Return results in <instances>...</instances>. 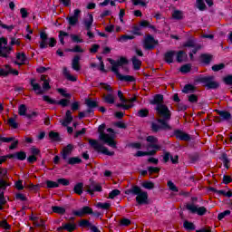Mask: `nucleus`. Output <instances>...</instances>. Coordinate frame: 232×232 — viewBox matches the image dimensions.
Instances as JSON below:
<instances>
[{
  "label": "nucleus",
  "instance_id": "37998d69",
  "mask_svg": "<svg viewBox=\"0 0 232 232\" xmlns=\"http://www.w3.org/2000/svg\"><path fill=\"white\" fill-rule=\"evenodd\" d=\"M135 39L134 35H129V34H122L118 41L120 43H127L128 41H133Z\"/></svg>",
  "mask_w": 232,
  "mask_h": 232
},
{
  "label": "nucleus",
  "instance_id": "6ab92c4d",
  "mask_svg": "<svg viewBox=\"0 0 232 232\" xmlns=\"http://www.w3.org/2000/svg\"><path fill=\"white\" fill-rule=\"evenodd\" d=\"M175 55H177V51L169 50L164 53L163 59L167 63V64H173Z\"/></svg>",
  "mask_w": 232,
  "mask_h": 232
},
{
  "label": "nucleus",
  "instance_id": "79ce46f5",
  "mask_svg": "<svg viewBox=\"0 0 232 232\" xmlns=\"http://www.w3.org/2000/svg\"><path fill=\"white\" fill-rule=\"evenodd\" d=\"M104 102L106 104H115V97H113V94L109 93L106 96L103 97Z\"/></svg>",
  "mask_w": 232,
  "mask_h": 232
},
{
  "label": "nucleus",
  "instance_id": "20e7f679",
  "mask_svg": "<svg viewBox=\"0 0 232 232\" xmlns=\"http://www.w3.org/2000/svg\"><path fill=\"white\" fill-rule=\"evenodd\" d=\"M126 195H136L137 204H148V192L142 191L140 187L135 185L125 191Z\"/></svg>",
  "mask_w": 232,
  "mask_h": 232
},
{
  "label": "nucleus",
  "instance_id": "5fc2aeb1",
  "mask_svg": "<svg viewBox=\"0 0 232 232\" xmlns=\"http://www.w3.org/2000/svg\"><path fill=\"white\" fill-rule=\"evenodd\" d=\"M9 126H11V128H13V130H17V128H19V124L17 122H15V118H10L7 121Z\"/></svg>",
  "mask_w": 232,
  "mask_h": 232
},
{
  "label": "nucleus",
  "instance_id": "f704fd0d",
  "mask_svg": "<svg viewBox=\"0 0 232 232\" xmlns=\"http://www.w3.org/2000/svg\"><path fill=\"white\" fill-rule=\"evenodd\" d=\"M51 209L53 210V213L58 214L60 216H63L64 213H66V208H64V207L53 206Z\"/></svg>",
  "mask_w": 232,
  "mask_h": 232
},
{
  "label": "nucleus",
  "instance_id": "7c9ffc66",
  "mask_svg": "<svg viewBox=\"0 0 232 232\" xmlns=\"http://www.w3.org/2000/svg\"><path fill=\"white\" fill-rule=\"evenodd\" d=\"M63 74L65 77V79H67V81H71V82H76L77 77L70 74V72H68V68L67 67H63Z\"/></svg>",
  "mask_w": 232,
  "mask_h": 232
},
{
  "label": "nucleus",
  "instance_id": "473e14b6",
  "mask_svg": "<svg viewBox=\"0 0 232 232\" xmlns=\"http://www.w3.org/2000/svg\"><path fill=\"white\" fill-rule=\"evenodd\" d=\"M200 61L203 64H210L211 61H213V55L208 53L200 54Z\"/></svg>",
  "mask_w": 232,
  "mask_h": 232
},
{
  "label": "nucleus",
  "instance_id": "f257e3e1",
  "mask_svg": "<svg viewBox=\"0 0 232 232\" xmlns=\"http://www.w3.org/2000/svg\"><path fill=\"white\" fill-rule=\"evenodd\" d=\"M155 110L160 118L156 119V121L150 122V130L152 133L171 131V125L168 122L171 121V111H169V108L163 104L156 106Z\"/></svg>",
  "mask_w": 232,
  "mask_h": 232
},
{
  "label": "nucleus",
  "instance_id": "603ef678",
  "mask_svg": "<svg viewBox=\"0 0 232 232\" xmlns=\"http://www.w3.org/2000/svg\"><path fill=\"white\" fill-rule=\"evenodd\" d=\"M188 102H190L191 104H197V102H198V96H197V94H189L188 96Z\"/></svg>",
  "mask_w": 232,
  "mask_h": 232
},
{
  "label": "nucleus",
  "instance_id": "393cba45",
  "mask_svg": "<svg viewBox=\"0 0 232 232\" xmlns=\"http://www.w3.org/2000/svg\"><path fill=\"white\" fill-rule=\"evenodd\" d=\"M12 52V47L10 46H3L0 43V57H4L5 59H8V55Z\"/></svg>",
  "mask_w": 232,
  "mask_h": 232
},
{
  "label": "nucleus",
  "instance_id": "c9c22d12",
  "mask_svg": "<svg viewBox=\"0 0 232 232\" xmlns=\"http://www.w3.org/2000/svg\"><path fill=\"white\" fill-rule=\"evenodd\" d=\"M133 70L139 71L140 70V66H142V62L137 58V56H133L131 58Z\"/></svg>",
  "mask_w": 232,
  "mask_h": 232
},
{
  "label": "nucleus",
  "instance_id": "4468645a",
  "mask_svg": "<svg viewBox=\"0 0 232 232\" xmlns=\"http://www.w3.org/2000/svg\"><path fill=\"white\" fill-rule=\"evenodd\" d=\"M208 191H212V193H214V195H217L218 197H227V198H231L232 197L231 190H228V191H226V189L218 190L213 187H210L208 188Z\"/></svg>",
  "mask_w": 232,
  "mask_h": 232
},
{
  "label": "nucleus",
  "instance_id": "f03ea898",
  "mask_svg": "<svg viewBox=\"0 0 232 232\" xmlns=\"http://www.w3.org/2000/svg\"><path fill=\"white\" fill-rule=\"evenodd\" d=\"M107 61H108V63H110V64H111V66H112L111 72H113V73H115L116 77L119 79V81H121L124 82H135V81H136L135 77H133L131 75H122L119 72L120 66H124L130 63V61H128V58H126L124 56H121L117 61H115L111 58H108Z\"/></svg>",
  "mask_w": 232,
  "mask_h": 232
},
{
  "label": "nucleus",
  "instance_id": "a19ab883",
  "mask_svg": "<svg viewBox=\"0 0 232 232\" xmlns=\"http://www.w3.org/2000/svg\"><path fill=\"white\" fill-rule=\"evenodd\" d=\"M14 159H17V160H26V152L24 151H18L12 154Z\"/></svg>",
  "mask_w": 232,
  "mask_h": 232
},
{
  "label": "nucleus",
  "instance_id": "c85d7f7f",
  "mask_svg": "<svg viewBox=\"0 0 232 232\" xmlns=\"http://www.w3.org/2000/svg\"><path fill=\"white\" fill-rule=\"evenodd\" d=\"M73 193L76 195H82L84 191V183L82 182H78L74 185V188L72 189Z\"/></svg>",
  "mask_w": 232,
  "mask_h": 232
},
{
  "label": "nucleus",
  "instance_id": "bf43d9fd",
  "mask_svg": "<svg viewBox=\"0 0 232 232\" xmlns=\"http://www.w3.org/2000/svg\"><path fill=\"white\" fill-rule=\"evenodd\" d=\"M142 188H145V189H153V188H155V183L151 181H145L142 183Z\"/></svg>",
  "mask_w": 232,
  "mask_h": 232
},
{
  "label": "nucleus",
  "instance_id": "4d7b16f0",
  "mask_svg": "<svg viewBox=\"0 0 232 232\" xmlns=\"http://www.w3.org/2000/svg\"><path fill=\"white\" fill-rule=\"evenodd\" d=\"M224 68H226V64L225 63L214 64L211 67L212 72H220V70H224Z\"/></svg>",
  "mask_w": 232,
  "mask_h": 232
},
{
  "label": "nucleus",
  "instance_id": "1a4fd4ad",
  "mask_svg": "<svg viewBox=\"0 0 232 232\" xmlns=\"http://www.w3.org/2000/svg\"><path fill=\"white\" fill-rule=\"evenodd\" d=\"M40 39H41V42H40L41 50H45V48H48V46H50V48H53L55 44H57V40H55L53 37L49 38V42H48V34L44 31H42L40 33Z\"/></svg>",
  "mask_w": 232,
  "mask_h": 232
},
{
  "label": "nucleus",
  "instance_id": "a211bd4d",
  "mask_svg": "<svg viewBox=\"0 0 232 232\" xmlns=\"http://www.w3.org/2000/svg\"><path fill=\"white\" fill-rule=\"evenodd\" d=\"M73 151V146L72 144H68L65 146L62 151L60 152V155L62 156L63 160H68V157L72 155Z\"/></svg>",
  "mask_w": 232,
  "mask_h": 232
},
{
  "label": "nucleus",
  "instance_id": "e433bc0d",
  "mask_svg": "<svg viewBox=\"0 0 232 232\" xmlns=\"http://www.w3.org/2000/svg\"><path fill=\"white\" fill-rule=\"evenodd\" d=\"M49 139H51L53 142H61V134H59V132L52 130L49 132Z\"/></svg>",
  "mask_w": 232,
  "mask_h": 232
},
{
  "label": "nucleus",
  "instance_id": "9b49d317",
  "mask_svg": "<svg viewBox=\"0 0 232 232\" xmlns=\"http://www.w3.org/2000/svg\"><path fill=\"white\" fill-rule=\"evenodd\" d=\"M157 44H159V41L155 40L153 35L147 34L143 42V48L145 50H155Z\"/></svg>",
  "mask_w": 232,
  "mask_h": 232
},
{
  "label": "nucleus",
  "instance_id": "680f3d73",
  "mask_svg": "<svg viewBox=\"0 0 232 232\" xmlns=\"http://www.w3.org/2000/svg\"><path fill=\"white\" fill-rule=\"evenodd\" d=\"M69 34L64 31H59V39L61 44H64V37H68Z\"/></svg>",
  "mask_w": 232,
  "mask_h": 232
},
{
  "label": "nucleus",
  "instance_id": "7ed1b4c3",
  "mask_svg": "<svg viewBox=\"0 0 232 232\" xmlns=\"http://www.w3.org/2000/svg\"><path fill=\"white\" fill-rule=\"evenodd\" d=\"M58 93L62 95V97H65V99H62L60 101L50 98L48 95L43 96V101L47 102V104H58V106H62L63 108H66L70 104V99H72V94L66 92V91L63 88L57 89Z\"/></svg>",
  "mask_w": 232,
  "mask_h": 232
},
{
  "label": "nucleus",
  "instance_id": "0e129e2a",
  "mask_svg": "<svg viewBox=\"0 0 232 232\" xmlns=\"http://www.w3.org/2000/svg\"><path fill=\"white\" fill-rule=\"evenodd\" d=\"M70 37H71L72 43H77V44L84 43V40H82V38L79 37V35H77V34H71Z\"/></svg>",
  "mask_w": 232,
  "mask_h": 232
},
{
  "label": "nucleus",
  "instance_id": "b1692460",
  "mask_svg": "<svg viewBox=\"0 0 232 232\" xmlns=\"http://www.w3.org/2000/svg\"><path fill=\"white\" fill-rule=\"evenodd\" d=\"M176 61L177 63H186L188 61V53L185 51L176 52Z\"/></svg>",
  "mask_w": 232,
  "mask_h": 232
},
{
  "label": "nucleus",
  "instance_id": "3c124183",
  "mask_svg": "<svg viewBox=\"0 0 232 232\" xmlns=\"http://www.w3.org/2000/svg\"><path fill=\"white\" fill-rule=\"evenodd\" d=\"M179 72H181V73H189V72H191V64L187 63L182 65L179 69Z\"/></svg>",
  "mask_w": 232,
  "mask_h": 232
},
{
  "label": "nucleus",
  "instance_id": "4c0bfd02",
  "mask_svg": "<svg viewBox=\"0 0 232 232\" xmlns=\"http://www.w3.org/2000/svg\"><path fill=\"white\" fill-rule=\"evenodd\" d=\"M85 104L88 108H99V102L93 101L92 98L86 99L85 100Z\"/></svg>",
  "mask_w": 232,
  "mask_h": 232
},
{
  "label": "nucleus",
  "instance_id": "72a5a7b5",
  "mask_svg": "<svg viewBox=\"0 0 232 232\" xmlns=\"http://www.w3.org/2000/svg\"><path fill=\"white\" fill-rule=\"evenodd\" d=\"M188 160L190 164H197L200 160V153L194 152L188 155Z\"/></svg>",
  "mask_w": 232,
  "mask_h": 232
},
{
  "label": "nucleus",
  "instance_id": "2f4dec72",
  "mask_svg": "<svg viewBox=\"0 0 232 232\" xmlns=\"http://www.w3.org/2000/svg\"><path fill=\"white\" fill-rule=\"evenodd\" d=\"M89 19L84 20V26L87 32H92V25L93 24V14H89Z\"/></svg>",
  "mask_w": 232,
  "mask_h": 232
},
{
  "label": "nucleus",
  "instance_id": "f3484780",
  "mask_svg": "<svg viewBox=\"0 0 232 232\" xmlns=\"http://www.w3.org/2000/svg\"><path fill=\"white\" fill-rule=\"evenodd\" d=\"M174 136L179 140H185L186 142H189V140H191V136L180 130H175Z\"/></svg>",
  "mask_w": 232,
  "mask_h": 232
},
{
  "label": "nucleus",
  "instance_id": "c756f323",
  "mask_svg": "<svg viewBox=\"0 0 232 232\" xmlns=\"http://www.w3.org/2000/svg\"><path fill=\"white\" fill-rule=\"evenodd\" d=\"M195 92H197V87L191 83L186 84L183 89H182V92L183 93H195Z\"/></svg>",
  "mask_w": 232,
  "mask_h": 232
},
{
  "label": "nucleus",
  "instance_id": "c03bdc74",
  "mask_svg": "<svg viewBox=\"0 0 232 232\" xmlns=\"http://www.w3.org/2000/svg\"><path fill=\"white\" fill-rule=\"evenodd\" d=\"M220 160H222L223 164H224V167L227 169H229V159L227 158V153H223L220 157Z\"/></svg>",
  "mask_w": 232,
  "mask_h": 232
},
{
  "label": "nucleus",
  "instance_id": "a18cd8bd",
  "mask_svg": "<svg viewBox=\"0 0 232 232\" xmlns=\"http://www.w3.org/2000/svg\"><path fill=\"white\" fill-rule=\"evenodd\" d=\"M172 17L173 19H176V21H181V19H184V15L180 10H175L172 14Z\"/></svg>",
  "mask_w": 232,
  "mask_h": 232
},
{
  "label": "nucleus",
  "instance_id": "e2e57ef3",
  "mask_svg": "<svg viewBox=\"0 0 232 232\" xmlns=\"http://www.w3.org/2000/svg\"><path fill=\"white\" fill-rule=\"evenodd\" d=\"M149 174L153 175V173H160V168L159 167H148Z\"/></svg>",
  "mask_w": 232,
  "mask_h": 232
},
{
  "label": "nucleus",
  "instance_id": "052dcab7",
  "mask_svg": "<svg viewBox=\"0 0 232 232\" xmlns=\"http://www.w3.org/2000/svg\"><path fill=\"white\" fill-rule=\"evenodd\" d=\"M131 34H133V35L142 36V33L140 32V26L134 25L132 27Z\"/></svg>",
  "mask_w": 232,
  "mask_h": 232
},
{
  "label": "nucleus",
  "instance_id": "aec40b11",
  "mask_svg": "<svg viewBox=\"0 0 232 232\" xmlns=\"http://www.w3.org/2000/svg\"><path fill=\"white\" fill-rule=\"evenodd\" d=\"M74 230H76V224L75 223L63 224L62 227H58L56 228V231H58V232H63V231L74 232Z\"/></svg>",
  "mask_w": 232,
  "mask_h": 232
},
{
  "label": "nucleus",
  "instance_id": "de8ad7c7",
  "mask_svg": "<svg viewBox=\"0 0 232 232\" xmlns=\"http://www.w3.org/2000/svg\"><path fill=\"white\" fill-rule=\"evenodd\" d=\"M196 6L200 12H204V10H206L207 8L204 0H197Z\"/></svg>",
  "mask_w": 232,
  "mask_h": 232
},
{
  "label": "nucleus",
  "instance_id": "f8f14e48",
  "mask_svg": "<svg viewBox=\"0 0 232 232\" xmlns=\"http://www.w3.org/2000/svg\"><path fill=\"white\" fill-rule=\"evenodd\" d=\"M214 111L218 113V115H219L218 122H229V121H231L232 119L231 112L227 111H220L218 109H216L214 110Z\"/></svg>",
  "mask_w": 232,
  "mask_h": 232
},
{
  "label": "nucleus",
  "instance_id": "2eb2a0df",
  "mask_svg": "<svg viewBox=\"0 0 232 232\" xmlns=\"http://www.w3.org/2000/svg\"><path fill=\"white\" fill-rule=\"evenodd\" d=\"M101 142L103 144H108L110 148L113 150H117V141H115V134H109V136L105 137L104 140H102Z\"/></svg>",
  "mask_w": 232,
  "mask_h": 232
},
{
  "label": "nucleus",
  "instance_id": "8fccbe9b",
  "mask_svg": "<svg viewBox=\"0 0 232 232\" xmlns=\"http://www.w3.org/2000/svg\"><path fill=\"white\" fill-rule=\"evenodd\" d=\"M26 105L25 104H21L18 107V114L20 115V117H24L26 115Z\"/></svg>",
  "mask_w": 232,
  "mask_h": 232
},
{
  "label": "nucleus",
  "instance_id": "9d476101",
  "mask_svg": "<svg viewBox=\"0 0 232 232\" xmlns=\"http://www.w3.org/2000/svg\"><path fill=\"white\" fill-rule=\"evenodd\" d=\"M186 210L199 217H204L208 213V208L205 207H197L196 205H186Z\"/></svg>",
  "mask_w": 232,
  "mask_h": 232
},
{
  "label": "nucleus",
  "instance_id": "774afa93",
  "mask_svg": "<svg viewBox=\"0 0 232 232\" xmlns=\"http://www.w3.org/2000/svg\"><path fill=\"white\" fill-rule=\"evenodd\" d=\"M130 225V219L128 218H121L120 221V226L121 227H129Z\"/></svg>",
  "mask_w": 232,
  "mask_h": 232
},
{
  "label": "nucleus",
  "instance_id": "a878e982",
  "mask_svg": "<svg viewBox=\"0 0 232 232\" xmlns=\"http://www.w3.org/2000/svg\"><path fill=\"white\" fill-rule=\"evenodd\" d=\"M106 130V123H102L98 127L99 140H104L106 137H110V134L104 132Z\"/></svg>",
  "mask_w": 232,
  "mask_h": 232
},
{
  "label": "nucleus",
  "instance_id": "ea45409f",
  "mask_svg": "<svg viewBox=\"0 0 232 232\" xmlns=\"http://www.w3.org/2000/svg\"><path fill=\"white\" fill-rule=\"evenodd\" d=\"M182 227H184V229H186V231H194V230H196V225H194V223L189 222L188 220L184 221Z\"/></svg>",
  "mask_w": 232,
  "mask_h": 232
},
{
  "label": "nucleus",
  "instance_id": "338daca9",
  "mask_svg": "<svg viewBox=\"0 0 232 232\" xmlns=\"http://www.w3.org/2000/svg\"><path fill=\"white\" fill-rule=\"evenodd\" d=\"M121 195V190L113 189L109 193V198H115V197H119Z\"/></svg>",
  "mask_w": 232,
  "mask_h": 232
},
{
  "label": "nucleus",
  "instance_id": "09e8293b",
  "mask_svg": "<svg viewBox=\"0 0 232 232\" xmlns=\"http://www.w3.org/2000/svg\"><path fill=\"white\" fill-rule=\"evenodd\" d=\"M231 215V210H225L219 214H218V220L221 221L223 220L225 218H227Z\"/></svg>",
  "mask_w": 232,
  "mask_h": 232
},
{
  "label": "nucleus",
  "instance_id": "4be33fe9",
  "mask_svg": "<svg viewBox=\"0 0 232 232\" xmlns=\"http://www.w3.org/2000/svg\"><path fill=\"white\" fill-rule=\"evenodd\" d=\"M72 68L74 70V72H80L81 71V56L79 54H76L72 61Z\"/></svg>",
  "mask_w": 232,
  "mask_h": 232
},
{
  "label": "nucleus",
  "instance_id": "58836bf2",
  "mask_svg": "<svg viewBox=\"0 0 232 232\" xmlns=\"http://www.w3.org/2000/svg\"><path fill=\"white\" fill-rule=\"evenodd\" d=\"M78 227H82V228H92V227H95V226L92 225V223H90V221L88 219H82L79 223H78Z\"/></svg>",
  "mask_w": 232,
  "mask_h": 232
},
{
  "label": "nucleus",
  "instance_id": "412c9836",
  "mask_svg": "<svg viewBox=\"0 0 232 232\" xmlns=\"http://www.w3.org/2000/svg\"><path fill=\"white\" fill-rule=\"evenodd\" d=\"M162 102H164V95L162 94H155L153 99L150 102V104L156 106H162Z\"/></svg>",
  "mask_w": 232,
  "mask_h": 232
},
{
  "label": "nucleus",
  "instance_id": "6e6552de",
  "mask_svg": "<svg viewBox=\"0 0 232 232\" xmlns=\"http://www.w3.org/2000/svg\"><path fill=\"white\" fill-rule=\"evenodd\" d=\"M89 144L91 148H93V150H95V151H97L98 153H102V155H108V157H113V155H115L114 151H110L108 148L99 143L97 140H89Z\"/></svg>",
  "mask_w": 232,
  "mask_h": 232
},
{
  "label": "nucleus",
  "instance_id": "69168bd1",
  "mask_svg": "<svg viewBox=\"0 0 232 232\" xmlns=\"http://www.w3.org/2000/svg\"><path fill=\"white\" fill-rule=\"evenodd\" d=\"M16 59L22 63H26V54L24 53H17Z\"/></svg>",
  "mask_w": 232,
  "mask_h": 232
},
{
  "label": "nucleus",
  "instance_id": "6e6d98bb",
  "mask_svg": "<svg viewBox=\"0 0 232 232\" xmlns=\"http://www.w3.org/2000/svg\"><path fill=\"white\" fill-rule=\"evenodd\" d=\"M58 188L59 186H70V180L68 179L61 178L57 179Z\"/></svg>",
  "mask_w": 232,
  "mask_h": 232
},
{
  "label": "nucleus",
  "instance_id": "423d86ee",
  "mask_svg": "<svg viewBox=\"0 0 232 232\" xmlns=\"http://www.w3.org/2000/svg\"><path fill=\"white\" fill-rule=\"evenodd\" d=\"M72 216H74L76 218H82V217H86V216L100 218V217H102V213H100L98 211H93L92 208L88 206H83V207L78 208V210H72Z\"/></svg>",
  "mask_w": 232,
  "mask_h": 232
},
{
  "label": "nucleus",
  "instance_id": "ddd939ff",
  "mask_svg": "<svg viewBox=\"0 0 232 232\" xmlns=\"http://www.w3.org/2000/svg\"><path fill=\"white\" fill-rule=\"evenodd\" d=\"M95 191L101 193V191H102V186H101V184H95V181H92V183L87 186V193H89L91 197H93Z\"/></svg>",
  "mask_w": 232,
  "mask_h": 232
},
{
  "label": "nucleus",
  "instance_id": "cd10ccee",
  "mask_svg": "<svg viewBox=\"0 0 232 232\" xmlns=\"http://www.w3.org/2000/svg\"><path fill=\"white\" fill-rule=\"evenodd\" d=\"M195 45H197V39L195 37H189L183 43L182 48H195Z\"/></svg>",
  "mask_w": 232,
  "mask_h": 232
},
{
  "label": "nucleus",
  "instance_id": "0eeeda50",
  "mask_svg": "<svg viewBox=\"0 0 232 232\" xmlns=\"http://www.w3.org/2000/svg\"><path fill=\"white\" fill-rule=\"evenodd\" d=\"M35 78H32L30 80V85L33 88V92H35L36 95H43L44 92H48V90H52V86H50V81H45V82L43 83V87H41V84L35 82Z\"/></svg>",
  "mask_w": 232,
  "mask_h": 232
},
{
  "label": "nucleus",
  "instance_id": "864d4df0",
  "mask_svg": "<svg viewBox=\"0 0 232 232\" xmlns=\"http://www.w3.org/2000/svg\"><path fill=\"white\" fill-rule=\"evenodd\" d=\"M46 186L48 189L59 188V183L56 181H52V180H47L46 181Z\"/></svg>",
  "mask_w": 232,
  "mask_h": 232
},
{
  "label": "nucleus",
  "instance_id": "13d9d810",
  "mask_svg": "<svg viewBox=\"0 0 232 232\" xmlns=\"http://www.w3.org/2000/svg\"><path fill=\"white\" fill-rule=\"evenodd\" d=\"M67 52H72L73 53H82L84 50L81 48V45H75L72 49H67Z\"/></svg>",
  "mask_w": 232,
  "mask_h": 232
},
{
  "label": "nucleus",
  "instance_id": "5701e85b",
  "mask_svg": "<svg viewBox=\"0 0 232 232\" xmlns=\"http://www.w3.org/2000/svg\"><path fill=\"white\" fill-rule=\"evenodd\" d=\"M73 121V116H72V111L68 110L65 112V119L62 121V125L66 128L68 125L72 124Z\"/></svg>",
  "mask_w": 232,
  "mask_h": 232
},
{
  "label": "nucleus",
  "instance_id": "49530a36",
  "mask_svg": "<svg viewBox=\"0 0 232 232\" xmlns=\"http://www.w3.org/2000/svg\"><path fill=\"white\" fill-rule=\"evenodd\" d=\"M150 115V110L148 109H140L137 112V117H140L141 119H144Z\"/></svg>",
  "mask_w": 232,
  "mask_h": 232
},
{
  "label": "nucleus",
  "instance_id": "39448f33",
  "mask_svg": "<svg viewBox=\"0 0 232 232\" xmlns=\"http://www.w3.org/2000/svg\"><path fill=\"white\" fill-rule=\"evenodd\" d=\"M196 82L205 86L208 90H218V88H220V83L215 81V76L213 75H200L197 78Z\"/></svg>",
  "mask_w": 232,
  "mask_h": 232
},
{
  "label": "nucleus",
  "instance_id": "bb28decb",
  "mask_svg": "<svg viewBox=\"0 0 232 232\" xmlns=\"http://www.w3.org/2000/svg\"><path fill=\"white\" fill-rule=\"evenodd\" d=\"M64 162H67L69 166H75V164H82V159L79 157H70L67 158V160H65Z\"/></svg>",
  "mask_w": 232,
  "mask_h": 232
},
{
  "label": "nucleus",
  "instance_id": "dca6fc26",
  "mask_svg": "<svg viewBox=\"0 0 232 232\" xmlns=\"http://www.w3.org/2000/svg\"><path fill=\"white\" fill-rule=\"evenodd\" d=\"M79 15H81V9H75L73 12V15L68 16L66 19L70 26H75L79 23Z\"/></svg>",
  "mask_w": 232,
  "mask_h": 232
}]
</instances>
